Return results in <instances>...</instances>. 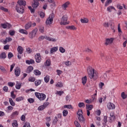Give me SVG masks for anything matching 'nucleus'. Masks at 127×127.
Returning a JSON list of instances; mask_svg holds the SVG:
<instances>
[{"label":"nucleus","instance_id":"nucleus-15","mask_svg":"<svg viewBox=\"0 0 127 127\" xmlns=\"http://www.w3.org/2000/svg\"><path fill=\"white\" fill-rule=\"evenodd\" d=\"M20 68L19 67H17L15 69L14 73L16 77H19L20 75Z\"/></svg>","mask_w":127,"mask_h":127},{"label":"nucleus","instance_id":"nucleus-38","mask_svg":"<svg viewBox=\"0 0 127 127\" xmlns=\"http://www.w3.org/2000/svg\"><path fill=\"white\" fill-rule=\"evenodd\" d=\"M96 121H97V122H96L97 126H101V123H100V122H101V118L99 117H96Z\"/></svg>","mask_w":127,"mask_h":127},{"label":"nucleus","instance_id":"nucleus-34","mask_svg":"<svg viewBox=\"0 0 127 127\" xmlns=\"http://www.w3.org/2000/svg\"><path fill=\"white\" fill-rule=\"evenodd\" d=\"M9 103L12 107H14V106H15V103H14V101H13L11 98H9Z\"/></svg>","mask_w":127,"mask_h":127},{"label":"nucleus","instance_id":"nucleus-48","mask_svg":"<svg viewBox=\"0 0 127 127\" xmlns=\"http://www.w3.org/2000/svg\"><path fill=\"white\" fill-rule=\"evenodd\" d=\"M59 51L61 53H65V51H66V50H65L64 48L60 47L59 48Z\"/></svg>","mask_w":127,"mask_h":127},{"label":"nucleus","instance_id":"nucleus-26","mask_svg":"<svg viewBox=\"0 0 127 127\" xmlns=\"http://www.w3.org/2000/svg\"><path fill=\"white\" fill-rule=\"evenodd\" d=\"M31 27V22H28L25 25V29L26 30H28Z\"/></svg>","mask_w":127,"mask_h":127},{"label":"nucleus","instance_id":"nucleus-64","mask_svg":"<svg viewBox=\"0 0 127 127\" xmlns=\"http://www.w3.org/2000/svg\"><path fill=\"white\" fill-rule=\"evenodd\" d=\"M28 81H29V82H34V81H35V78L33 77H30L29 78Z\"/></svg>","mask_w":127,"mask_h":127},{"label":"nucleus","instance_id":"nucleus-8","mask_svg":"<svg viewBox=\"0 0 127 127\" xmlns=\"http://www.w3.org/2000/svg\"><path fill=\"white\" fill-rule=\"evenodd\" d=\"M17 4L16 5H19L20 6H25L26 5V1L23 0H18L17 1Z\"/></svg>","mask_w":127,"mask_h":127},{"label":"nucleus","instance_id":"nucleus-41","mask_svg":"<svg viewBox=\"0 0 127 127\" xmlns=\"http://www.w3.org/2000/svg\"><path fill=\"white\" fill-rule=\"evenodd\" d=\"M12 126L13 127H18V124H17V121L16 120H14L13 121V123L12 124Z\"/></svg>","mask_w":127,"mask_h":127},{"label":"nucleus","instance_id":"nucleus-2","mask_svg":"<svg viewBox=\"0 0 127 127\" xmlns=\"http://www.w3.org/2000/svg\"><path fill=\"white\" fill-rule=\"evenodd\" d=\"M54 14L52 13L50 14L49 17L47 19L46 21V23L47 25H50V24H52L53 23V20L54 19Z\"/></svg>","mask_w":127,"mask_h":127},{"label":"nucleus","instance_id":"nucleus-31","mask_svg":"<svg viewBox=\"0 0 127 127\" xmlns=\"http://www.w3.org/2000/svg\"><path fill=\"white\" fill-rule=\"evenodd\" d=\"M48 2L52 3L51 5L52 6H56V2L54 0H48Z\"/></svg>","mask_w":127,"mask_h":127},{"label":"nucleus","instance_id":"nucleus-45","mask_svg":"<svg viewBox=\"0 0 127 127\" xmlns=\"http://www.w3.org/2000/svg\"><path fill=\"white\" fill-rule=\"evenodd\" d=\"M113 2V0H107L105 3V6H108L110 4V3H112Z\"/></svg>","mask_w":127,"mask_h":127},{"label":"nucleus","instance_id":"nucleus-21","mask_svg":"<svg viewBox=\"0 0 127 127\" xmlns=\"http://www.w3.org/2000/svg\"><path fill=\"white\" fill-rule=\"evenodd\" d=\"M19 32L20 33H22V34H25L26 35H27V34H28V32H27V31L23 29H20L19 30Z\"/></svg>","mask_w":127,"mask_h":127},{"label":"nucleus","instance_id":"nucleus-11","mask_svg":"<svg viewBox=\"0 0 127 127\" xmlns=\"http://www.w3.org/2000/svg\"><path fill=\"white\" fill-rule=\"evenodd\" d=\"M33 8H37L38 6H39V2L37 0H33V2L32 5Z\"/></svg>","mask_w":127,"mask_h":127},{"label":"nucleus","instance_id":"nucleus-22","mask_svg":"<svg viewBox=\"0 0 127 127\" xmlns=\"http://www.w3.org/2000/svg\"><path fill=\"white\" fill-rule=\"evenodd\" d=\"M58 51V47H54L51 49L50 53H54V52H56V51Z\"/></svg>","mask_w":127,"mask_h":127},{"label":"nucleus","instance_id":"nucleus-4","mask_svg":"<svg viewBox=\"0 0 127 127\" xmlns=\"http://www.w3.org/2000/svg\"><path fill=\"white\" fill-rule=\"evenodd\" d=\"M38 29L37 28L34 29L31 32L29 33L28 37L30 39H33L35 36H36V33Z\"/></svg>","mask_w":127,"mask_h":127},{"label":"nucleus","instance_id":"nucleus-52","mask_svg":"<svg viewBox=\"0 0 127 127\" xmlns=\"http://www.w3.org/2000/svg\"><path fill=\"white\" fill-rule=\"evenodd\" d=\"M79 108H84L85 107V104L83 102H80L78 103Z\"/></svg>","mask_w":127,"mask_h":127},{"label":"nucleus","instance_id":"nucleus-61","mask_svg":"<svg viewBox=\"0 0 127 127\" xmlns=\"http://www.w3.org/2000/svg\"><path fill=\"white\" fill-rule=\"evenodd\" d=\"M45 109L43 105H41L38 108V111H43Z\"/></svg>","mask_w":127,"mask_h":127},{"label":"nucleus","instance_id":"nucleus-40","mask_svg":"<svg viewBox=\"0 0 127 127\" xmlns=\"http://www.w3.org/2000/svg\"><path fill=\"white\" fill-rule=\"evenodd\" d=\"M86 109L87 111H91V110H93V105H86Z\"/></svg>","mask_w":127,"mask_h":127},{"label":"nucleus","instance_id":"nucleus-58","mask_svg":"<svg viewBox=\"0 0 127 127\" xmlns=\"http://www.w3.org/2000/svg\"><path fill=\"white\" fill-rule=\"evenodd\" d=\"M26 52L28 54H30L32 52V50L30 49V48H28L26 49Z\"/></svg>","mask_w":127,"mask_h":127},{"label":"nucleus","instance_id":"nucleus-50","mask_svg":"<svg viewBox=\"0 0 127 127\" xmlns=\"http://www.w3.org/2000/svg\"><path fill=\"white\" fill-rule=\"evenodd\" d=\"M56 95H59V96H62L63 94H64V91H57L56 93Z\"/></svg>","mask_w":127,"mask_h":127},{"label":"nucleus","instance_id":"nucleus-37","mask_svg":"<svg viewBox=\"0 0 127 127\" xmlns=\"http://www.w3.org/2000/svg\"><path fill=\"white\" fill-rule=\"evenodd\" d=\"M78 120L80 122L84 123L85 122V118H84V116L83 115H80L78 116Z\"/></svg>","mask_w":127,"mask_h":127},{"label":"nucleus","instance_id":"nucleus-1","mask_svg":"<svg viewBox=\"0 0 127 127\" xmlns=\"http://www.w3.org/2000/svg\"><path fill=\"white\" fill-rule=\"evenodd\" d=\"M87 71L88 74L89 78L93 81H96L99 77V73L96 70L93 68L91 66H89L87 68Z\"/></svg>","mask_w":127,"mask_h":127},{"label":"nucleus","instance_id":"nucleus-7","mask_svg":"<svg viewBox=\"0 0 127 127\" xmlns=\"http://www.w3.org/2000/svg\"><path fill=\"white\" fill-rule=\"evenodd\" d=\"M16 10L18 13L22 14L24 12V8L22 6L16 5Z\"/></svg>","mask_w":127,"mask_h":127},{"label":"nucleus","instance_id":"nucleus-5","mask_svg":"<svg viewBox=\"0 0 127 127\" xmlns=\"http://www.w3.org/2000/svg\"><path fill=\"white\" fill-rule=\"evenodd\" d=\"M67 20H68V16H67V15H64L62 17L60 24L61 25H66L68 24V22H67Z\"/></svg>","mask_w":127,"mask_h":127},{"label":"nucleus","instance_id":"nucleus-63","mask_svg":"<svg viewBox=\"0 0 127 127\" xmlns=\"http://www.w3.org/2000/svg\"><path fill=\"white\" fill-rule=\"evenodd\" d=\"M93 102V100L92 99H87L85 100V103L86 104H91Z\"/></svg>","mask_w":127,"mask_h":127},{"label":"nucleus","instance_id":"nucleus-20","mask_svg":"<svg viewBox=\"0 0 127 127\" xmlns=\"http://www.w3.org/2000/svg\"><path fill=\"white\" fill-rule=\"evenodd\" d=\"M80 21L81 23H88L89 22V19L84 17L83 18L80 19Z\"/></svg>","mask_w":127,"mask_h":127},{"label":"nucleus","instance_id":"nucleus-17","mask_svg":"<svg viewBox=\"0 0 127 127\" xmlns=\"http://www.w3.org/2000/svg\"><path fill=\"white\" fill-rule=\"evenodd\" d=\"M107 9V11H108L109 12H112V10H113V9L115 11H117V9H116V8H115L114 6H108Z\"/></svg>","mask_w":127,"mask_h":127},{"label":"nucleus","instance_id":"nucleus-46","mask_svg":"<svg viewBox=\"0 0 127 127\" xmlns=\"http://www.w3.org/2000/svg\"><path fill=\"white\" fill-rule=\"evenodd\" d=\"M44 39H46V36H40L38 38V40L39 41H41L42 40H44Z\"/></svg>","mask_w":127,"mask_h":127},{"label":"nucleus","instance_id":"nucleus-19","mask_svg":"<svg viewBox=\"0 0 127 127\" xmlns=\"http://www.w3.org/2000/svg\"><path fill=\"white\" fill-rule=\"evenodd\" d=\"M23 48L22 47L19 46L17 48V51L18 53V54H22L23 53Z\"/></svg>","mask_w":127,"mask_h":127},{"label":"nucleus","instance_id":"nucleus-24","mask_svg":"<svg viewBox=\"0 0 127 127\" xmlns=\"http://www.w3.org/2000/svg\"><path fill=\"white\" fill-rule=\"evenodd\" d=\"M110 121H115V119H116V117L115 116V115L114 114L113 112H111L110 114Z\"/></svg>","mask_w":127,"mask_h":127},{"label":"nucleus","instance_id":"nucleus-23","mask_svg":"<svg viewBox=\"0 0 127 127\" xmlns=\"http://www.w3.org/2000/svg\"><path fill=\"white\" fill-rule=\"evenodd\" d=\"M66 28L67 29H70V30H77V27H75L74 25L67 26Z\"/></svg>","mask_w":127,"mask_h":127},{"label":"nucleus","instance_id":"nucleus-57","mask_svg":"<svg viewBox=\"0 0 127 127\" xmlns=\"http://www.w3.org/2000/svg\"><path fill=\"white\" fill-rule=\"evenodd\" d=\"M15 34V31H14L10 30L9 31V34L11 36H13V35H14Z\"/></svg>","mask_w":127,"mask_h":127},{"label":"nucleus","instance_id":"nucleus-12","mask_svg":"<svg viewBox=\"0 0 127 127\" xmlns=\"http://www.w3.org/2000/svg\"><path fill=\"white\" fill-rule=\"evenodd\" d=\"M107 108L109 110H115L116 109V105L112 103H109L107 104Z\"/></svg>","mask_w":127,"mask_h":127},{"label":"nucleus","instance_id":"nucleus-39","mask_svg":"<svg viewBox=\"0 0 127 127\" xmlns=\"http://www.w3.org/2000/svg\"><path fill=\"white\" fill-rule=\"evenodd\" d=\"M121 97L123 100H125L127 98V95L125 92H123L121 93Z\"/></svg>","mask_w":127,"mask_h":127},{"label":"nucleus","instance_id":"nucleus-53","mask_svg":"<svg viewBox=\"0 0 127 127\" xmlns=\"http://www.w3.org/2000/svg\"><path fill=\"white\" fill-rule=\"evenodd\" d=\"M56 87H59V88H61L63 87V83L61 82H58L56 85Z\"/></svg>","mask_w":127,"mask_h":127},{"label":"nucleus","instance_id":"nucleus-9","mask_svg":"<svg viewBox=\"0 0 127 127\" xmlns=\"http://www.w3.org/2000/svg\"><path fill=\"white\" fill-rule=\"evenodd\" d=\"M10 41H12V38H11L10 37H7V38H6V39L5 40L1 39L0 40V42H2V43H3V44H6V43H7V42H9Z\"/></svg>","mask_w":127,"mask_h":127},{"label":"nucleus","instance_id":"nucleus-10","mask_svg":"<svg viewBox=\"0 0 127 127\" xmlns=\"http://www.w3.org/2000/svg\"><path fill=\"white\" fill-rule=\"evenodd\" d=\"M70 5V1H67L62 5V7L64 10H66L67 7Z\"/></svg>","mask_w":127,"mask_h":127},{"label":"nucleus","instance_id":"nucleus-32","mask_svg":"<svg viewBox=\"0 0 127 127\" xmlns=\"http://www.w3.org/2000/svg\"><path fill=\"white\" fill-rule=\"evenodd\" d=\"M40 84H41V80L38 79L35 81V86H36V87L39 86Z\"/></svg>","mask_w":127,"mask_h":127},{"label":"nucleus","instance_id":"nucleus-49","mask_svg":"<svg viewBox=\"0 0 127 127\" xmlns=\"http://www.w3.org/2000/svg\"><path fill=\"white\" fill-rule=\"evenodd\" d=\"M77 115H78V117L80 116H83V111L81 110V109L78 110Z\"/></svg>","mask_w":127,"mask_h":127},{"label":"nucleus","instance_id":"nucleus-43","mask_svg":"<svg viewBox=\"0 0 127 127\" xmlns=\"http://www.w3.org/2000/svg\"><path fill=\"white\" fill-rule=\"evenodd\" d=\"M24 100V98L22 96L17 97L16 98V102H21V101H23Z\"/></svg>","mask_w":127,"mask_h":127},{"label":"nucleus","instance_id":"nucleus-51","mask_svg":"<svg viewBox=\"0 0 127 127\" xmlns=\"http://www.w3.org/2000/svg\"><path fill=\"white\" fill-rule=\"evenodd\" d=\"M51 64V62L49 60H47L46 63H45V65H46V66H50Z\"/></svg>","mask_w":127,"mask_h":127},{"label":"nucleus","instance_id":"nucleus-44","mask_svg":"<svg viewBox=\"0 0 127 127\" xmlns=\"http://www.w3.org/2000/svg\"><path fill=\"white\" fill-rule=\"evenodd\" d=\"M0 9H1V10H3V11H4L5 12H8V9L4 8V7L2 6H0Z\"/></svg>","mask_w":127,"mask_h":127},{"label":"nucleus","instance_id":"nucleus-54","mask_svg":"<svg viewBox=\"0 0 127 127\" xmlns=\"http://www.w3.org/2000/svg\"><path fill=\"white\" fill-rule=\"evenodd\" d=\"M11 98H12V99H15V98H16V95H15V94H14V91H11Z\"/></svg>","mask_w":127,"mask_h":127},{"label":"nucleus","instance_id":"nucleus-59","mask_svg":"<svg viewBox=\"0 0 127 127\" xmlns=\"http://www.w3.org/2000/svg\"><path fill=\"white\" fill-rule=\"evenodd\" d=\"M56 72H57V75H58V76H60L61 75V74H62V73H63L62 70H59V69H57L56 70Z\"/></svg>","mask_w":127,"mask_h":127},{"label":"nucleus","instance_id":"nucleus-56","mask_svg":"<svg viewBox=\"0 0 127 127\" xmlns=\"http://www.w3.org/2000/svg\"><path fill=\"white\" fill-rule=\"evenodd\" d=\"M28 102L30 103V104H32L34 103V99L31 98L28 99Z\"/></svg>","mask_w":127,"mask_h":127},{"label":"nucleus","instance_id":"nucleus-13","mask_svg":"<svg viewBox=\"0 0 127 127\" xmlns=\"http://www.w3.org/2000/svg\"><path fill=\"white\" fill-rule=\"evenodd\" d=\"M35 59L37 63H40V62H41V56H40V54H37L35 55Z\"/></svg>","mask_w":127,"mask_h":127},{"label":"nucleus","instance_id":"nucleus-14","mask_svg":"<svg viewBox=\"0 0 127 127\" xmlns=\"http://www.w3.org/2000/svg\"><path fill=\"white\" fill-rule=\"evenodd\" d=\"M1 26H2V28H10L11 27V25L10 24L6 23H2L1 24Z\"/></svg>","mask_w":127,"mask_h":127},{"label":"nucleus","instance_id":"nucleus-27","mask_svg":"<svg viewBox=\"0 0 127 127\" xmlns=\"http://www.w3.org/2000/svg\"><path fill=\"white\" fill-rule=\"evenodd\" d=\"M33 70V66H29L26 70V73H30L31 71Z\"/></svg>","mask_w":127,"mask_h":127},{"label":"nucleus","instance_id":"nucleus-33","mask_svg":"<svg viewBox=\"0 0 127 127\" xmlns=\"http://www.w3.org/2000/svg\"><path fill=\"white\" fill-rule=\"evenodd\" d=\"M64 109H69L71 110H73L74 108L71 105H65L64 106Z\"/></svg>","mask_w":127,"mask_h":127},{"label":"nucleus","instance_id":"nucleus-36","mask_svg":"<svg viewBox=\"0 0 127 127\" xmlns=\"http://www.w3.org/2000/svg\"><path fill=\"white\" fill-rule=\"evenodd\" d=\"M0 70H1V71H2L4 74H7V70H6V69H5L3 66H0Z\"/></svg>","mask_w":127,"mask_h":127},{"label":"nucleus","instance_id":"nucleus-29","mask_svg":"<svg viewBox=\"0 0 127 127\" xmlns=\"http://www.w3.org/2000/svg\"><path fill=\"white\" fill-rule=\"evenodd\" d=\"M34 74L36 75V76H39L41 75V72L38 69H35L34 70Z\"/></svg>","mask_w":127,"mask_h":127},{"label":"nucleus","instance_id":"nucleus-3","mask_svg":"<svg viewBox=\"0 0 127 127\" xmlns=\"http://www.w3.org/2000/svg\"><path fill=\"white\" fill-rule=\"evenodd\" d=\"M35 95L36 97L40 100V101H44L46 99V95L43 93H40L39 92H35Z\"/></svg>","mask_w":127,"mask_h":127},{"label":"nucleus","instance_id":"nucleus-28","mask_svg":"<svg viewBox=\"0 0 127 127\" xmlns=\"http://www.w3.org/2000/svg\"><path fill=\"white\" fill-rule=\"evenodd\" d=\"M19 113L18 111H14L12 113V114L10 115L11 118H14V117H15V116H18Z\"/></svg>","mask_w":127,"mask_h":127},{"label":"nucleus","instance_id":"nucleus-30","mask_svg":"<svg viewBox=\"0 0 127 127\" xmlns=\"http://www.w3.org/2000/svg\"><path fill=\"white\" fill-rule=\"evenodd\" d=\"M44 80L45 83H48L50 80V76L49 75H46L44 78Z\"/></svg>","mask_w":127,"mask_h":127},{"label":"nucleus","instance_id":"nucleus-47","mask_svg":"<svg viewBox=\"0 0 127 127\" xmlns=\"http://www.w3.org/2000/svg\"><path fill=\"white\" fill-rule=\"evenodd\" d=\"M15 88L17 90H19L21 88V83H17L15 85Z\"/></svg>","mask_w":127,"mask_h":127},{"label":"nucleus","instance_id":"nucleus-6","mask_svg":"<svg viewBox=\"0 0 127 127\" xmlns=\"http://www.w3.org/2000/svg\"><path fill=\"white\" fill-rule=\"evenodd\" d=\"M114 40H115L114 38H106L105 42V45L106 46H108V45H111V44H113Z\"/></svg>","mask_w":127,"mask_h":127},{"label":"nucleus","instance_id":"nucleus-42","mask_svg":"<svg viewBox=\"0 0 127 127\" xmlns=\"http://www.w3.org/2000/svg\"><path fill=\"white\" fill-rule=\"evenodd\" d=\"M6 58V55H5V53L3 52L0 55V58L1 59H4V58Z\"/></svg>","mask_w":127,"mask_h":127},{"label":"nucleus","instance_id":"nucleus-62","mask_svg":"<svg viewBox=\"0 0 127 127\" xmlns=\"http://www.w3.org/2000/svg\"><path fill=\"white\" fill-rule=\"evenodd\" d=\"M74 125H75V127H81V125L78 122V121H75L74 122Z\"/></svg>","mask_w":127,"mask_h":127},{"label":"nucleus","instance_id":"nucleus-55","mask_svg":"<svg viewBox=\"0 0 127 127\" xmlns=\"http://www.w3.org/2000/svg\"><path fill=\"white\" fill-rule=\"evenodd\" d=\"M7 85H8V86H9V87H12L15 85V83L9 82L7 83Z\"/></svg>","mask_w":127,"mask_h":127},{"label":"nucleus","instance_id":"nucleus-16","mask_svg":"<svg viewBox=\"0 0 127 127\" xmlns=\"http://www.w3.org/2000/svg\"><path fill=\"white\" fill-rule=\"evenodd\" d=\"M46 40H48V41H52V42H56V41H57L56 39L47 36H46Z\"/></svg>","mask_w":127,"mask_h":127},{"label":"nucleus","instance_id":"nucleus-60","mask_svg":"<svg viewBox=\"0 0 127 127\" xmlns=\"http://www.w3.org/2000/svg\"><path fill=\"white\" fill-rule=\"evenodd\" d=\"M64 117H66L67 115H68V111L67 110H64L63 112Z\"/></svg>","mask_w":127,"mask_h":127},{"label":"nucleus","instance_id":"nucleus-25","mask_svg":"<svg viewBox=\"0 0 127 127\" xmlns=\"http://www.w3.org/2000/svg\"><path fill=\"white\" fill-rule=\"evenodd\" d=\"M26 63L28 64V65H30V64H34L35 62H34V60L31 59L30 60H26Z\"/></svg>","mask_w":127,"mask_h":127},{"label":"nucleus","instance_id":"nucleus-18","mask_svg":"<svg viewBox=\"0 0 127 127\" xmlns=\"http://www.w3.org/2000/svg\"><path fill=\"white\" fill-rule=\"evenodd\" d=\"M87 80H88V78H87V76H85L82 78L81 79L82 84H83L84 86L86 85V83H87Z\"/></svg>","mask_w":127,"mask_h":127},{"label":"nucleus","instance_id":"nucleus-35","mask_svg":"<svg viewBox=\"0 0 127 127\" xmlns=\"http://www.w3.org/2000/svg\"><path fill=\"white\" fill-rule=\"evenodd\" d=\"M101 78L103 81H107V80H108V77H107V73H104L103 75L101 76Z\"/></svg>","mask_w":127,"mask_h":127}]
</instances>
